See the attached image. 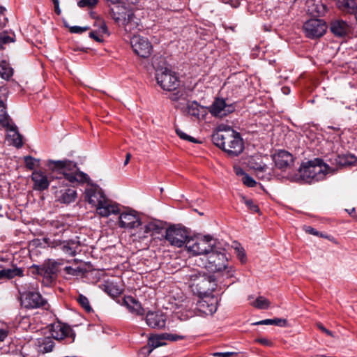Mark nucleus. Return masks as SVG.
Here are the masks:
<instances>
[{"label": "nucleus", "mask_w": 357, "mask_h": 357, "mask_svg": "<svg viewBox=\"0 0 357 357\" xmlns=\"http://www.w3.org/2000/svg\"><path fill=\"white\" fill-rule=\"evenodd\" d=\"M287 320L284 319H280V318H275V319H267L262 321H260L259 322L255 323V325H275L279 326H285L287 325Z\"/></svg>", "instance_id": "e433bc0d"}, {"label": "nucleus", "mask_w": 357, "mask_h": 357, "mask_svg": "<svg viewBox=\"0 0 357 357\" xmlns=\"http://www.w3.org/2000/svg\"><path fill=\"white\" fill-rule=\"evenodd\" d=\"M146 324L153 328H162L166 324V315L160 311H149L146 315Z\"/></svg>", "instance_id": "6ab92c4d"}, {"label": "nucleus", "mask_w": 357, "mask_h": 357, "mask_svg": "<svg viewBox=\"0 0 357 357\" xmlns=\"http://www.w3.org/2000/svg\"><path fill=\"white\" fill-rule=\"evenodd\" d=\"M222 98H216L212 105L208 107V112L215 117L222 118L232 113L235 110L234 103L229 102Z\"/></svg>", "instance_id": "9b49d317"}, {"label": "nucleus", "mask_w": 357, "mask_h": 357, "mask_svg": "<svg viewBox=\"0 0 357 357\" xmlns=\"http://www.w3.org/2000/svg\"><path fill=\"white\" fill-rule=\"evenodd\" d=\"M356 160V158L351 154L337 155L332 159L333 163L335 164L337 167L353 165Z\"/></svg>", "instance_id": "c85d7f7f"}, {"label": "nucleus", "mask_w": 357, "mask_h": 357, "mask_svg": "<svg viewBox=\"0 0 357 357\" xmlns=\"http://www.w3.org/2000/svg\"><path fill=\"white\" fill-rule=\"evenodd\" d=\"M47 166L52 170V177L56 179V183L52 186L56 201L65 204L74 202L77 192L69 184L87 182L89 176L79 171L76 163L68 160H49Z\"/></svg>", "instance_id": "f257e3e1"}, {"label": "nucleus", "mask_w": 357, "mask_h": 357, "mask_svg": "<svg viewBox=\"0 0 357 357\" xmlns=\"http://www.w3.org/2000/svg\"><path fill=\"white\" fill-rule=\"evenodd\" d=\"M165 340H169V341H177L179 340H182L183 338V336L175 335V334H171V333H163Z\"/></svg>", "instance_id": "603ef678"}, {"label": "nucleus", "mask_w": 357, "mask_h": 357, "mask_svg": "<svg viewBox=\"0 0 357 357\" xmlns=\"http://www.w3.org/2000/svg\"><path fill=\"white\" fill-rule=\"evenodd\" d=\"M96 212L102 217H108L112 214L120 213V208L117 204L106 197L96 207Z\"/></svg>", "instance_id": "aec40b11"}, {"label": "nucleus", "mask_w": 357, "mask_h": 357, "mask_svg": "<svg viewBox=\"0 0 357 357\" xmlns=\"http://www.w3.org/2000/svg\"><path fill=\"white\" fill-rule=\"evenodd\" d=\"M155 79L163 90L169 91L176 89L180 84L176 73L167 67L156 69Z\"/></svg>", "instance_id": "39448f33"}, {"label": "nucleus", "mask_w": 357, "mask_h": 357, "mask_svg": "<svg viewBox=\"0 0 357 357\" xmlns=\"http://www.w3.org/2000/svg\"><path fill=\"white\" fill-rule=\"evenodd\" d=\"M122 26L124 28L126 32L130 33L139 31L143 28L140 19L137 17L133 12L131 13V15L127 18Z\"/></svg>", "instance_id": "a878e982"}, {"label": "nucleus", "mask_w": 357, "mask_h": 357, "mask_svg": "<svg viewBox=\"0 0 357 357\" xmlns=\"http://www.w3.org/2000/svg\"><path fill=\"white\" fill-rule=\"evenodd\" d=\"M87 202L96 208L106 198L102 189L96 185H90L85 190Z\"/></svg>", "instance_id": "f3484780"}, {"label": "nucleus", "mask_w": 357, "mask_h": 357, "mask_svg": "<svg viewBox=\"0 0 357 357\" xmlns=\"http://www.w3.org/2000/svg\"><path fill=\"white\" fill-rule=\"evenodd\" d=\"M94 26L97 27L96 31L99 33H107L108 31L106 23L102 17H97L96 18V21L94 22Z\"/></svg>", "instance_id": "ea45409f"}, {"label": "nucleus", "mask_w": 357, "mask_h": 357, "mask_svg": "<svg viewBox=\"0 0 357 357\" xmlns=\"http://www.w3.org/2000/svg\"><path fill=\"white\" fill-rule=\"evenodd\" d=\"M131 47L136 54L142 58L149 57L153 47L149 40L139 35H134L130 38Z\"/></svg>", "instance_id": "f8f14e48"}, {"label": "nucleus", "mask_w": 357, "mask_h": 357, "mask_svg": "<svg viewBox=\"0 0 357 357\" xmlns=\"http://www.w3.org/2000/svg\"><path fill=\"white\" fill-rule=\"evenodd\" d=\"M98 32L97 31H93L89 33V37L94 39L97 42H102V39L98 35Z\"/></svg>", "instance_id": "5fc2aeb1"}, {"label": "nucleus", "mask_w": 357, "mask_h": 357, "mask_svg": "<svg viewBox=\"0 0 357 357\" xmlns=\"http://www.w3.org/2000/svg\"><path fill=\"white\" fill-rule=\"evenodd\" d=\"M232 353L223 352V353H214L213 356L214 357H231Z\"/></svg>", "instance_id": "052dcab7"}, {"label": "nucleus", "mask_w": 357, "mask_h": 357, "mask_svg": "<svg viewBox=\"0 0 357 357\" xmlns=\"http://www.w3.org/2000/svg\"><path fill=\"white\" fill-rule=\"evenodd\" d=\"M330 30L334 36L342 38L351 32V27L346 21L335 20L330 24Z\"/></svg>", "instance_id": "4be33fe9"}, {"label": "nucleus", "mask_w": 357, "mask_h": 357, "mask_svg": "<svg viewBox=\"0 0 357 357\" xmlns=\"http://www.w3.org/2000/svg\"><path fill=\"white\" fill-rule=\"evenodd\" d=\"M123 305L127 307L130 312L137 315H144L145 310L142 307L141 303L132 296H128L123 298Z\"/></svg>", "instance_id": "b1692460"}, {"label": "nucleus", "mask_w": 357, "mask_h": 357, "mask_svg": "<svg viewBox=\"0 0 357 357\" xmlns=\"http://www.w3.org/2000/svg\"><path fill=\"white\" fill-rule=\"evenodd\" d=\"M235 250H236L237 257H238V259L241 261V262L243 264L245 263L246 260H247V257H246V255H245L244 249L241 246H238L235 248Z\"/></svg>", "instance_id": "de8ad7c7"}, {"label": "nucleus", "mask_w": 357, "mask_h": 357, "mask_svg": "<svg viewBox=\"0 0 357 357\" xmlns=\"http://www.w3.org/2000/svg\"><path fill=\"white\" fill-rule=\"evenodd\" d=\"M213 144L231 157L238 156L244 149V144L238 132L229 128L218 130L211 136Z\"/></svg>", "instance_id": "f03ea898"}, {"label": "nucleus", "mask_w": 357, "mask_h": 357, "mask_svg": "<svg viewBox=\"0 0 357 357\" xmlns=\"http://www.w3.org/2000/svg\"><path fill=\"white\" fill-rule=\"evenodd\" d=\"M76 301L87 312H90L92 310L89 299L85 296L79 294Z\"/></svg>", "instance_id": "a19ab883"}, {"label": "nucleus", "mask_w": 357, "mask_h": 357, "mask_svg": "<svg viewBox=\"0 0 357 357\" xmlns=\"http://www.w3.org/2000/svg\"><path fill=\"white\" fill-rule=\"evenodd\" d=\"M24 162L26 167L31 170H33L36 167H39L40 165V160L36 159L31 156L24 157Z\"/></svg>", "instance_id": "79ce46f5"}, {"label": "nucleus", "mask_w": 357, "mask_h": 357, "mask_svg": "<svg viewBox=\"0 0 357 357\" xmlns=\"http://www.w3.org/2000/svg\"><path fill=\"white\" fill-rule=\"evenodd\" d=\"M131 158V154L128 153L126 156V160L124 161V165H127Z\"/></svg>", "instance_id": "0e129e2a"}, {"label": "nucleus", "mask_w": 357, "mask_h": 357, "mask_svg": "<svg viewBox=\"0 0 357 357\" xmlns=\"http://www.w3.org/2000/svg\"><path fill=\"white\" fill-rule=\"evenodd\" d=\"M133 11L123 5H116L110 9V16L119 26H122Z\"/></svg>", "instance_id": "a211bd4d"}, {"label": "nucleus", "mask_w": 357, "mask_h": 357, "mask_svg": "<svg viewBox=\"0 0 357 357\" xmlns=\"http://www.w3.org/2000/svg\"><path fill=\"white\" fill-rule=\"evenodd\" d=\"M257 342L260 343L261 344L265 345V346H271L272 345V342L264 337L258 338L256 340Z\"/></svg>", "instance_id": "13d9d810"}, {"label": "nucleus", "mask_w": 357, "mask_h": 357, "mask_svg": "<svg viewBox=\"0 0 357 357\" xmlns=\"http://www.w3.org/2000/svg\"><path fill=\"white\" fill-rule=\"evenodd\" d=\"M176 132L178 135V136H179V137L182 139L187 140V141L192 142V143H199V142L197 139L194 138L192 136L187 135L186 133H185L184 132H183L181 130H180L178 128L176 129Z\"/></svg>", "instance_id": "a18cd8bd"}, {"label": "nucleus", "mask_w": 357, "mask_h": 357, "mask_svg": "<svg viewBox=\"0 0 357 357\" xmlns=\"http://www.w3.org/2000/svg\"><path fill=\"white\" fill-rule=\"evenodd\" d=\"M12 120L8 115L6 110L5 103L0 100V125L4 128H7L12 124Z\"/></svg>", "instance_id": "2f4dec72"}, {"label": "nucleus", "mask_w": 357, "mask_h": 357, "mask_svg": "<svg viewBox=\"0 0 357 357\" xmlns=\"http://www.w3.org/2000/svg\"><path fill=\"white\" fill-rule=\"evenodd\" d=\"M6 129L10 132H12V134H8V137L11 138L13 144L17 148L22 147L23 146L22 136L18 132L17 127L12 123L11 125L6 128Z\"/></svg>", "instance_id": "c756f323"}, {"label": "nucleus", "mask_w": 357, "mask_h": 357, "mask_svg": "<svg viewBox=\"0 0 357 357\" xmlns=\"http://www.w3.org/2000/svg\"><path fill=\"white\" fill-rule=\"evenodd\" d=\"M342 6L346 12L354 14V17L356 16L357 5L354 0H342Z\"/></svg>", "instance_id": "4c0bfd02"}, {"label": "nucleus", "mask_w": 357, "mask_h": 357, "mask_svg": "<svg viewBox=\"0 0 357 357\" xmlns=\"http://www.w3.org/2000/svg\"><path fill=\"white\" fill-rule=\"evenodd\" d=\"M202 109L203 107L200 106L196 101L188 103L186 107L187 113L192 116L196 117L197 119L199 118L200 111Z\"/></svg>", "instance_id": "f704fd0d"}, {"label": "nucleus", "mask_w": 357, "mask_h": 357, "mask_svg": "<svg viewBox=\"0 0 357 357\" xmlns=\"http://www.w3.org/2000/svg\"><path fill=\"white\" fill-rule=\"evenodd\" d=\"M162 227L160 224L154 222H150L145 225L144 227H141L140 229L136 234L137 238L139 239L145 238L148 236V235L151 233H160V229Z\"/></svg>", "instance_id": "bb28decb"}, {"label": "nucleus", "mask_w": 357, "mask_h": 357, "mask_svg": "<svg viewBox=\"0 0 357 357\" xmlns=\"http://www.w3.org/2000/svg\"><path fill=\"white\" fill-rule=\"evenodd\" d=\"M253 168L255 169H256L257 171V174H259V172H266V169H268V167L265 164H264V165L257 164L256 166L253 167Z\"/></svg>", "instance_id": "4d7b16f0"}, {"label": "nucleus", "mask_w": 357, "mask_h": 357, "mask_svg": "<svg viewBox=\"0 0 357 357\" xmlns=\"http://www.w3.org/2000/svg\"><path fill=\"white\" fill-rule=\"evenodd\" d=\"M13 41L12 38L8 35H3L0 37V48L3 49V45Z\"/></svg>", "instance_id": "864d4df0"}, {"label": "nucleus", "mask_w": 357, "mask_h": 357, "mask_svg": "<svg viewBox=\"0 0 357 357\" xmlns=\"http://www.w3.org/2000/svg\"><path fill=\"white\" fill-rule=\"evenodd\" d=\"M306 37L315 39L321 37L326 31V22L319 19H310L303 26Z\"/></svg>", "instance_id": "9d476101"}, {"label": "nucleus", "mask_w": 357, "mask_h": 357, "mask_svg": "<svg viewBox=\"0 0 357 357\" xmlns=\"http://www.w3.org/2000/svg\"><path fill=\"white\" fill-rule=\"evenodd\" d=\"M223 3L229 4L231 7L237 8L240 4V0H222Z\"/></svg>", "instance_id": "6e6d98bb"}, {"label": "nucleus", "mask_w": 357, "mask_h": 357, "mask_svg": "<svg viewBox=\"0 0 357 357\" xmlns=\"http://www.w3.org/2000/svg\"><path fill=\"white\" fill-rule=\"evenodd\" d=\"M165 338L163 333L150 337L148 340V346L142 349V352L146 353L148 355L150 354L153 349L165 344L163 342Z\"/></svg>", "instance_id": "cd10ccee"}, {"label": "nucleus", "mask_w": 357, "mask_h": 357, "mask_svg": "<svg viewBox=\"0 0 357 357\" xmlns=\"http://www.w3.org/2000/svg\"><path fill=\"white\" fill-rule=\"evenodd\" d=\"M212 237L211 236H204L203 238L197 239H190L187 241L185 248L188 251L195 255H207L213 246L211 244Z\"/></svg>", "instance_id": "1a4fd4ad"}, {"label": "nucleus", "mask_w": 357, "mask_h": 357, "mask_svg": "<svg viewBox=\"0 0 357 357\" xmlns=\"http://www.w3.org/2000/svg\"><path fill=\"white\" fill-rule=\"evenodd\" d=\"M52 170L50 178L40 170H34L31 175V179L33 182V189L38 191L47 190L51 182L56 183V179L52 177Z\"/></svg>", "instance_id": "2eb2a0df"}, {"label": "nucleus", "mask_w": 357, "mask_h": 357, "mask_svg": "<svg viewBox=\"0 0 357 357\" xmlns=\"http://www.w3.org/2000/svg\"><path fill=\"white\" fill-rule=\"evenodd\" d=\"M24 270L21 268L15 267L13 268H3L0 270V280L13 279L17 276L22 277Z\"/></svg>", "instance_id": "7c9ffc66"}, {"label": "nucleus", "mask_w": 357, "mask_h": 357, "mask_svg": "<svg viewBox=\"0 0 357 357\" xmlns=\"http://www.w3.org/2000/svg\"><path fill=\"white\" fill-rule=\"evenodd\" d=\"M190 286L192 291L199 297L212 295L216 288L215 278L213 275L206 274H195L190 276Z\"/></svg>", "instance_id": "20e7f679"}, {"label": "nucleus", "mask_w": 357, "mask_h": 357, "mask_svg": "<svg viewBox=\"0 0 357 357\" xmlns=\"http://www.w3.org/2000/svg\"><path fill=\"white\" fill-rule=\"evenodd\" d=\"M328 166L320 158L303 162L299 168L301 178L310 183L323 180L327 173Z\"/></svg>", "instance_id": "7ed1b4c3"}, {"label": "nucleus", "mask_w": 357, "mask_h": 357, "mask_svg": "<svg viewBox=\"0 0 357 357\" xmlns=\"http://www.w3.org/2000/svg\"><path fill=\"white\" fill-rule=\"evenodd\" d=\"M317 326L318 328L322 331L323 332H324L325 333H326L327 335L331 336L332 335V333L331 331H328V329H326L321 324H317Z\"/></svg>", "instance_id": "680f3d73"}, {"label": "nucleus", "mask_w": 357, "mask_h": 357, "mask_svg": "<svg viewBox=\"0 0 357 357\" xmlns=\"http://www.w3.org/2000/svg\"><path fill=\"white\" fill-rule=\"evenodd\" d=\"M64 271L68 275L78 276L82 273V269L79 267L73 268L72 266H66Z\"/></svg>", "instance_id": "49530a36"}, {"label": "nucleus", "mask_w": 357, "mask_h": 357, "mask_svg": "<svg viewBox=\"0 0 357 357\" xmlns=\"http://www.w3.org/2000/svg\"><path fill=\"white\" fill-rule=\"evenodd\" d=\"M107 1H109L112 3L113 4H116L119 2V0H106Z\"/></svg>", "instance_id": "774afa93"}, {"label": "nucleus", "mask_w": 357, "mask_h": 357, "mask_svg": "<svg viewBox=\"0 0 357 357\" xmlns=\"http://www.w3.org/2000/svg\"><path fill=\"white\" fill-rule=\"evenodd\" d=\"M61 264H62L61 262L56 261H49L47 264H44L43 266H34V268L38 275H43L48 280H52L56 276L58 266Z\"/></svg>", "instance_id": "412c9836"}, {"label": "nucleus", "mask_w": 357, "mask_h": 357, "mask_svg": "<svg viewBox=\"0 0 357 357\" xmlns=\"http://www.w3.org/2000/svg\"><path fill=\"white\" fill-rule=\"evenodd\" d=\"M243 203L248 206V208L252 212H258L259 207L256 205L252 199H248L245 197H243Z\"/></svg>", "instance_id": "09e8293b"}, {"label": "nucleus", "mask_w": 357, "mask_h": 357, "mask_svg": "<svg viewBox=\"0 0 357 357\" xmlns=\"http://www.w3.org/2000/svg\"><path fill=\"white\" fill-rule=\"evenodd\" d=\"M208 265L206 266L211 271L220 272L225 270L227 266V258L225 250H218L215 246L208 252L206 255Z\"/></svg>", "instance_id": "0eeeda50"}, {"label": "nucleus", "mask_w": 357, "mask_h": 357, "mask_svg": "<svg viewBox=\"0 0 357 357\" xmlns=\"http://www.w3.org/2000/svg\"><path fill=\"white\" fill-rule=\"evenodd\" d=\"M165 239L172 246L181 248L189 240V234L185 227L173 225L165 230Z\"/></svg>", "instance_id": "423d86ee"}, {"label": "nucleus", "mask_w": 357, "mask_h": 357, "mask_svg": "<svg viewBox=\"0 0 357 357\" xmlns=\"http://www.w3.org/2000/svg\"><path fill=\"white\" fill-rule=\"evenodd\" d=\"M20 295L21 305L25 308L41 307L47 310L49 307L47 300L38 292L29 291L20 294Z\"/></svg>", "instance_id": "6e6552de"}, {"label": "nucleus", "mask_w": 357, "mask_h": 357, "mask_svg": "<svg viewBox=\"0 0 357 357\" xmlns=\"http://www.w3.org/2000/svg\"><path fill=\"white\" fill-rule=\"evenodd\" d=\"M54 247H58L65 254L69 256H75L77 253V250L79 247V242L77 240H69V241H55Z\"/></svg>", "instance_id": "5701e85b"}, {"label": "nucleus", "mask_w": 357, "mask_h": 357, "mask_svg": "<svg viewBox=\"0 0 357 357\" xmlns=\"http://www.w3.org/2000/svg\"><path fill=\"white\" fill-rule=\"evenodd\" d=\"M252 305L261 310L268 309L270 305V301L263 296H259L252 303Z\"/></svg>", "instance_id": "58836bf2"}, {"label": "nucleus", "mask_w": 357, "mask_h": 357, "mask_svg": "<svg viewBox=\"0 0 357 357\" xmlns=\"http://www.w3.org/2000/svg\"><path fill=\"white\" fill-rule=\"evenodd\" d=\"M54 11L59 15L61 14V9L59 8V5L54 6Z\"/></svg>", "instance_id": "338daca9"}, {"label": "nucleus", "mask_w": 357, "mask_h": 357, "mask_svg": "<svg viewBox=\"0 0 357 357\" xmlns=\"http://www.w3.org/2000/svg\"><path fill=\"white\" fill-rule=\"evenodd\" d=\"M276 167L282 170L290 168L294 163L293 155L287 151L280 150L273 156Z\"/></svg>", "instance_id": "dca6fc26"}, {"label": "nucleus", "mask_w": 357, "mask_h": 357, "mask_svg": "<svg viewBox=\"0 0 357 357\" xmlns=\"http://www.w3.org/2000/svg\"><path fill=\"white\" fill-rule=\"evenodd\" d=\"M139 217L135 211H130L120 213L119 217V226L126 229H133L141 226Z\"/></svg>", "instance_id": "4468645a"}, {"label": "nucleus", "mask_w": 357, "mask_h": 357, "mask_svg": "<svg viewBox=\"0 0 357 357\" xmlns=\"http://www.w3.org/2000/svg\"><path fill=\"white\" fill-rule=\"evenodd\" d=\"M6 336L7 332L4 330H0V342L3 341Z\"/></svg>", "instance_id": "e2e57ef3"}, {"label": "nucleus", "mask_w": 357, "mask_h": 357, "mask_svg": "<svg viewBox=\"0 0 357 357\" xmlns=\"http://www.w3.org/2000/svg\"><path fill=\"white\" fill-rule=\"evenodd\" d=\"M54 345V341L50 337H45L38 341L39 351L43 354L52 351Z\"/></svg>", "instance_id": "72a5a7b5"}, {"label": "nucleus", "mask_w": 357, "mask_h": 357, "mask_svg": "<svg viewBox=\"0 0 357 357\" xmlns=\"http://www.w3.org/2000/svg\"><path fill=\"white\" fill-rule=\"evenodd\" d=\"M98 2L99 0H79L77 2V6L81 8H87L92 9L97 6Z\"/></svg>", "instance_id": "c03bdc74"}, {"label": "nucleus", "mask_w": 357, "mask_h": 357, "mask_svg": "<svg viewBox=\"0 0 357 357\" xmlns=\"http://www.w3.org/2000/svg\"><path fill=\"white\" fill-rule=\"evenodd\" d=\"M105 291L112 297H116L121 294L122 290L118 285L109 282L105 285Z\"/></svg>", "instance_id": "c9c22d12"}, {"label": "nucleus", "mask_w": 357, "mask_h": 357, "mask_svg": "<svg viewBox=\"0 0 357 357\" xmlns=\"http://www.w3.org/2000/svg\"><path fill=\"white\" fill-rule=\"evenodd\" d=\"M196 303V309L204 315H212L217 310L218 299L213 295H206L199 297Z\"/></svg>", "instance_id": "ddd939ff"}, {"label": "nucleus", "mask_w": 357, "mask_h": 357, "mask_svg": "<svg viewBox=\"0 0 357 357\" xmlns=\"http://www.w3.org/2000/svg\"><path fill=\"white\" fill-rule=\"evenodd\" d=\"M50 225L51 227L50 231L55 236L63 233L68 227L66 224L58 220L51 221Z\"/></svg>", "instance_id": "473e14b6"}, {"label": "nucleus", "mask_w": 357, "mask_h": 357, "mask_svg": "<svg viewBox=\"0 0 357 357\" xmlns=\"http://www.w3.org/2000/svg\"><path fill=\"white\" fill-rule=\"evenodd\" d=\"M305 231L310 234L314 235V236H319V231H317L315 229L312 228V227H305Z\"/></svg>", "instance_id": "bf43d9fd"}, {"label": "nucleus", "mask_w": 357, "mask_h": 357, "mask_svg": "<svg viewBox=\"0 0 357 357\" xmlns=\"http://www.w3.org/2000/svg\"><path fill=\"white\" fill-rule=\"evenodd\" d=\"M0 74L4 79H9L13 75V70L8 66L6 62L0 64Z\"/></svg>", "instance_id": "37998d69"}, {"label": "nucleus", "mask_w": 357, "mask_h": 357, "mask_svg": "<svg viewBox=\"0 0 357 357\" xmlns=\"http://www.w3.org/2000/svg\"><path fill=\"white\" fill-rule=\"evenodd\" d=\"M180 98V96H178V92L176 93L172 94L171 99L174 101L178 100Z\"/></svg>", "instance_id": "69168bd1"}, {"label": "nucleus", "mask_w": 357, "mask_h": 357, "mask_svg": "<svg viewBox=\"0 0 357 357\" xmlns=\"http://www.w3.org/2000/svg\"><path fill=\"white\" fill-rule=\"evenodd\" d=\"M243 183L248 187H254L257 184V182L251 176L246 174L243 177Z\"/></svg>", "instance_id": "8fccbe9b"}, {"label": "nucleus", "mask_w": 357, "mask_h": 357, "mask_svg": "<svg viewBox=\"0 0 357 357\" xmlns=\"http://www.w3.org/2000/svg\"><path fill=\"white\" fill-rule=\"evenodd\" d=\"M89 26H73L70 27V33H82L84 31L89 30Z\"/></svg>", "instance_id": "3c124183"}, {"label": "nucleus", "mask_w": 357, "mask_h": 357, "mask_svg": "<svg viewBox=\"0 0 357 357\" xmlns=\"http://www.w3.org/2000/svg\"><path fill=\"white\" fill-rule=\"evenodd\" d=\"M51 333L53 338L62 340L68 337L72 333V330L68 326L58 322L52 325Z\"/></svg>", "instance_id": "393cba45"}]
</instances>
